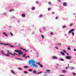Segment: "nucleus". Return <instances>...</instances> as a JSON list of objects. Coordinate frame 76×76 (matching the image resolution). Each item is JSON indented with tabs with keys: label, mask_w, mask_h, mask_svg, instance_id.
Returning <instances> with one entry per match:
<instances>
[{
	"label": "nucleus",
	"mask_w": 76,
	"mask_h": 76,
	"mask_svg": "<svg viewBox=\"0 0 76 76\" xmlns=\"http://www.w3.org/2000/svg\"><path fill=\"white\" fill-rule=\"evenodd\" d=\"M12 11H14L13 9H10V12H12Z\"/></svg>",
	"instance_id": "obj_18"
},
{
	"label": "nucleus",
	"mask_w": 76,
	"mask_h": 76,
	"mask_svg": "<svg viewBox=\"0 0 76 76\" xmlns=\"http://www.w3.org/2000/svg\"><path fill=\"white\" fill-rule=\"evenodd\" d=\"M62 72L64 73L66 72V70H63L62 71Z\"/></svg>",
	"instance_id": "obj_15"
},
{
	"label": "nucleus",
	"mask_w": 76,
	"mask_h": 76,
	"mask_svg": "<svg viewBox=\"0 0 76 76\" xmlns=\"http://www.w3.org/2000/svg\"><path fill=\"white\" fill-rule=\"evenodd\" d=\"M59 76H64V75H59Z\"/></svg>",
	"instance_id": "obj_57"
},
{
	"label": "nucleus",
	"mask_w": 76,
	"mask_h": 76,
	"mask_svg": "<svg viewBox=\"0 0 76 76\" xmlns=\"http://www.w3.org/2000/svg\"><path fill=\"white\" fill-rule=\"evenodd\" d=\"M70 63H72V61H70Z\"/></svg>",
	"instance_id": "obj_64"
},
{
	"label": "nucleus",
	"mask_w": 76,
	"mask_h": 76,
	"mask_svg": "<svg viewBox=\"0 0 76 76\" xmlns=\"http://www.w3.org/2000/svg\"><path fill=\"white\" fill-rule=\"evenodd\" d=\"M56 48V49H58V48H57V47H55Z\"/></svg>",
	"instance_id": "obj_58"
},
{
	"label": "nucleus",
	"mask_w": 76,
	"mask_h": 76,
	"mask_svg": "<svg viewBox=\"0 0 76 76\" xmlns=\"http://www.w3.org/2000/svg\"><path fill=\"white\" fill-rule=\"evenodd\" d=\"M41 37H42V38H43V39H44V37L43 35H42Z\"/></svg>",
	"instance_id": "obj_38"
},
{
	"label": "nucleus",
	"mask_w": 76,
	"mask_h": 76,
	"mask_svg": "<svg viewBox=\"0 0 76 76\" xmlns=\"http://www.w3.org/2000/svg\"><path fill=\"white\" fill-rule=\"evenodd\" d=\"M58 1L59 2H60V1H61V0H58Z\"/></svg>",
	"instance_id": "obj_51"
},
{
	"label": "nucleus",
	"mask_w": 76,
	"mask_h": 76,
	"mask_svg": "<svg viewBox=\"0 0 76 76\" xmlns=\"http://www.w3.org/2000/svg\"><path fill=\"white\" fill-rule=\"evenodd\" d=\"M3 44H4V45H10V44H5V43H3Z\"/></svg>",
	"instance_id": "obj_19"
},
{
	"label": "nucleus",
	"mask_w": 76,
	"mask_h": 76,
	"mask_svg": "<svg viewBox=\"0 0 76 76\" xmlns=\"http://www.w3.org/2000/svg\"><path fill=\"white\" fill-rule=\"evenodd\" d=\"M25 58H26V59L28 57V56H25Z\"/></svg>",
	"instance_id": "obj_56"
},
{
	"label": "nucleus",
	"mask_w": 76,
	"mask_h": 76,
	"mask_svg": "<svg viewBox=\"0 0 76 76\" xmlns=\"http://www.w3.org/2000/svg\"><path fill=\"white\" fill-rule=\"evenodd\" d=\"M22 17H25V15L23 14H22Z\"/></svg>",
	"instance_id": "obj_16"
},
{
	"label": "nucleus",
	"mask_w": 76,
	"mask_h": 76,
	"mask_svg": "<svg viewBox=\"0 0 76 76\" xmlns=\"http://www.w3.org/2000/svg\"><path fill=\"white\" fill-rule=\"evenodd\" d=\"M37 64H38V65H39V66L41 64H40V63L39 62H38V63H37Z\"/></svg>",
	"instance_id": "obj_42"
},
{
	"label": "nucleus",
	"mask_w": 76,
	"mask_h": 76,
	"mask_svg": "<svg viewBox=\"0 0 76 76\" xmlns=\"http://www.w3.org/2000/svg\"><path fill=\"white\" fill-rule=\"evenodd\" d=\"M29 72H32V69H29L28 70Z\"/></svg>",
	"instance_id": "obj_30"
},
{
	"label": "nucleus",
	"mask_w": 76,
	"mask_h": 76,
	"mask_svg": "<svg viewBox=\"0 0 76 76\" xmlns=\"http://www.w3.org/2000/svg\"><path fill=\"white\" fill-rule=\"evenodd\" d=\"M48 4H49L51 5V2H49L48 3Z\"/></svg>",
	"instance_id": "obj_36"
},
{
	"label": "nucleus",
	"mask_w": 76,
	"mask_h": 76,
	"mask_svg": "<svg viewBox=\"0 0 76 76\" xmlns=\"http://www.w3.org/2000/svg\"><path fill=\"white\" fill-rule=\"evenodd\" d=\"M66 58L68 60H70V59H71L72 58V57L71 56H66Z\"/></svg>",
	"instance_id": "obj_4"
},
{
	"label": "nucleus",
	"mask_w": 76,
	"mask_h": 76,
	"mask_svg": "<svg viewBox=\"0 0 76 76\" xmlns=\"http://www.w3.org/2000/svg\"><path fill=\"white\" fill-rule=\"evenodd\" d=\"M67 49L68 50H70V48H68Z\"/></svg>",
	"instance_id": "obj_41"
},
{
	"label": "nucleus",
	"mask_w": 76,
	"mask_h": 76,
	"mask_svg": "<svg viewBox=\"0 0 76 76\" xmlns=\"http://www.w3.org/2000/svg\"><path fill=\"white\" fill-rule=\"evenodd\" d=\"M70 67V66H69L68 67H66V69H68V68H69Z\"/></svg>",
	"instance_id": "obj_29"
},
{
	"label": "nucleus",
	"mask_w": 76,
	"mask_h": 76,
	"mask_svg": "<svg viewBox=\"0 0 76 76\" xmlns=\"http://www.w3.org/2000/svg\"><path fill=\"white\" fill-rule=\"evenodd\" d=\"M72 35L73 36H74V33L73 32H72Z\"/></svg>",
	"instance_id": "obj_44"
},
{
	"label": "nucleus",
	"mask_w": 76,
	"mask_h": 76,
	"mask_svg": "<svg viewBox=\"0 0 76 76\" xmlns=\"http://www.w3.org/2000/svg\"><path fill=\"white\" fill-rule=\"evenodd\" d=\"M63 28H66V26L65 25L63 26H62Z\"/></svg>",
	"instance_id": "obj_17"
},
{
	"label": "nucleus",
	"mask_w": 76,
	"mask_h": 76,
	"mask_svg": "<svg viewBox=\"0 0 76 76\" xmlns=\"http://www.w3.org/2000/svg\"><path fill=\"white\" fill-rule=\"evenodd\" d=\"M16 59H18V60H22V59L20 58H16Z\"/></svg>",
	"instance_id": "obj_24"
},
{
	"label": "nucleus",
	"mask_w": 76,
	"mask_h": 76,
	"mask_svg": "<svg viewBox=\"0 0 76 76\" xmlns=\"http://www.w3.org/2000/svg\"><path fill=\"white\" fill-rule=\"evenodd\" d=\"M32 10H34L35 9V7H33L31 8Z\"/></svg>",
	"instance_id": "obj_25"
},
{
	"label": "nucleus",
	"mask_w": 76,
	"mask_h": 76,
	"mask_svg": "<svg viewBox=\"0 0 76 76\" xmlns=\"http://www.w3.org/2000/svg\"><path fill=\"white\" fill-rule=\"evenodd\" d=\"M15 54H16V53H12V52L10 53V54H11V55H12V56H15Z\"/></svg>",
	"instance_id": "obj_8"
},
{
	"label": "nucleus",
	"mask_w": 76,
	"mask_h": 76,
	"mask_svg": "<svg viewBox=\"0 0 76 76\" xmlns=\"http://www.w3.org/2000/svg\"><path fill=\"white\" fill-rule=\"evenodd\" d=\"M46 72H50V70H46Z\"/></svg>",
	"instance_id": "obj_37"
},
{
	"label": "nucleus",
	"mask_w": 76,
	"mask_h": 76,
	"mask_svg": "<svg viewBox=\"0 0 76 76\" xmlns=\"http://www.w3.org/2000/svg\"><path fill=\"white\" fill-rule=\"evenodd\" d=\"M10 34L12 36H13V34H12V33L10 32Z\"/></svg>",
	"instance_id": "obj_27"
},
{
	"label": "nucleus",
	"mask_w": 76,
	"mask_h": 76,
	"mask_svg": "<svg viewBox=\"0 0 76 76\" xmlns=\"http://www.w3.org/2000/svg\"><path fill=\"white\" fill-rule=\"evenodd\" d=\"M73 75H76V74L75 73H73Z\"/></svg>",
	"instance_id": "obj_50"
},
{
	"label": "nucleus",
	"mask_w": 76,
	"mask_h": 76,
	"mask_svg": "<svg viewBox=\"0 0 76 76\" xmlns=\"http://www.w3.org/2000/svg\"><path fill=\"white\" fill-rule=\"evenodd\" d=\"M37 57H38V55H37Z\"/></svg>",
	"instance_id": "obj_62"
},
{
	"label": "nucleus",
	"mask_w": 76,
	"mask_h": 76,
	"mask_svg": "<svg viewBox=\"0 0 76 76\" xmlns=\"http://www.w3.org/2000/svg\"><path fill=\"white\" fill-rule=\"evenodd\" d=\"M0 44H1V45H3V43L0 42Z\"/></svg>",
	"instance_id": "obj_46"
},
{
	"label": "nucleus",
	"mask_w": 76,
	"mask_h": 76,
	"mask_svg": "<svg viewBox=\"0 0 76 76\" xmlns=\"http://www.w3.org/2000/svg\"><path fill=\"white\" fill-rule=\"evenodd\" d=\"M18 23H20V21H18Z\"/></svg>",
	"instance_id": "obj_59"
},
{
	"label": "nucleus",
	"mask_w": 76,
	"mask_h": 76,
	"mask_svg": "<svg viewBox=\"0 0 76 76\" xmlns=\"http://www.w3.org/2000/svg\"><path fill=\"white\" fill-rule=\"evenodd\" d=\"M60 60H61V61H64V60L63 58H61Z\"/></svg>",
	"instance_id": "obj_39"
},
{
	"label": "nucleus",
	"mask_w": 76,
	"mask_h": 76,
	"mask_svg": "<svg viewBox=\"0 0 76 76\" xmlns=\"http://www.w3.org/2000/svg\"><path fill=\"white\" fill-rule=\"evenodd\" d=\"M17 55V56H20V55H18V54H16V53H15V55Z\"/></svg>",
	"instance_id": "obj_47"
},
{
	"label": "nucleus",
	"mask_w": 76,
	"mask_h": 76,
	"mask_svg": "<svg viewBox=\"0 0 76 76\" xmlns=\"http://www.w3.org/2000/svg\"><path fill=\"white\" fill-rule=\"evenodd\" d=\"M71 69H73V67H72V68H71Z\"/></svg>",
	"instance_id": "obj_61"
},
{
	"label": "nucleus",
	"mask_w": 76,
	"mask_h": 76,
	"mask_svg": "<svg viewBox=\"0 0 76 76\" xmlns=\"http://www.w3.org/2000/svg\"><path fill=\"white\" fill-rule=\"evenodd\" d=\"M20 48V49H22L23 50H24V51H26V49H23V48Z\"/></svg>",
	"instance_id": "obj_22"
},
{
	"label": "nucleus",
	"mask_w": 76,
	"mask_h": 76,
	"mask_svg": "<svg viewBox=\"0 0 76 76\" xmlns=\"http://www.w3.org/2000/svg\"><path fill=\"white\" fill-rule=\"evenodd\" d=\"M51 9L50 8H49L48 9V10H49V11H50V10H51Z\"/></svg>",
	"instance_id": "obj_26"
},
{
	"label": "nucleus",
	"mask_w": 76,
	"mask_h": 76,
	"mask_svg": "<svg viewBox=\"0 0 76 76\" xmlns=\"http://www.w3.org/2000/svg\"><path fill=\"white\" fill-rule=\"evenodd\" d=\"M24 68H26V69L27 68H28V66H24Z\"/></svg>",
	"instance_id": "obj_32"
},
{
	"label": "nucleus",
	"mask_w": 76,
	"mask_h": 76,
	"mask_svg": "<svg viewBox=\"0 0 76 76\" xmlns=\"http://www.w3.org/2000/svg\"><path fill=\"white\" fill-rule=\"evenodd\" d=\"M43 76H47V74H45Z\"/></svg>",
	"instance_id": "obj_52"
},
{
	"label": "nucleus",
	"mask_w": 76,
	"mask_h": 76,
	"mask_svg": "<svg viewBox=\"0 0 76 76\" xmlns=\"http://www.w3.org/2000/svg\"><path fill=\"white\" fill-rule=\"evenodd\" d=\"M72 25H73V23H71V24H70V26H72Z\"/></svg>",
	"instance_id": "obj_43"
},
{
	"label": "nucleus",
	"mask_w": 76,
	"mask_h": 76,
	"mask_svg": "<svg viewBox=\"0 0 76 76\" xmlns=\"http://www.w3.org/2000/svg\"><path fill=\"white\" fill-rule=\"evenodd\" d=\"M10 52H9V51H8L7 53V54H10Z\"/></svg>",
	"instance_id": "obj_45"
},
{
	"label": "nucleus",
	"mask_w": 76,
	"mask_h": 76,
	"mask_svg": "<svg viewBox=\"0 0 76 76\" xmlns=\"http://www.w3.org/2000/svg\"><path fill=\"white\" fill-rule=\"evenodd\" d=\"M36 4H39V2H38V1H36Z\"/></svg>",
	"instance_id": "obj_40"
},
{
	"label": "nucleus",
	"mask_w": 76,
	"mask_h": 76,
	"mask_svg": "<svg viewBox=\"0 0 76 76\" xmlns=\"http://www.w3.org/2000/svg\"><path fill=\"white\" fill-rule=\"evenodd\" d=\"M58 18V17H56L55 18L56 19H57Z\"/></svg>",
	"instance_id": "obj_48"
},
{
	"label": "nucleus",
	"mask_w": 76,
	"mask_h": 76,
	"mask_svg": "<svg viewBox=\"0 0 76 76\" xmlns=\"http://www.w3.org/2000/svg\"><path fill=\"white\" fill-rule=\"evenodd\" d=\"M24 73H25L26 74H28V72L27 71H24Z\"/></svg>",
	"instance_id": "obj_20"
},
{
	"label": "nucleus",
	"mask_w": 76,
	"mask_h": 76,
	"mask_svg": "<svg viewBox=\"0 0 76 76\" xmlns=\"http://www.w3.org/2000/svg\"><path fill=\"white\" fill-rule=\"evenodd\" d=\"M28 62H29V64L30 65L31 64H34L35 63V61L34 60L31 59V61H29Z\"/></svg>",
	"instance_id": "obj_2"
},
{
	"label": "nucleus",
	"mask_w": 76,
	"mask_h": 76,
	"mask_svg": "<svg viewBox=\"0 0 76 76\" xmlns=\"http://www.w3.org/2000/svg\"><path fill=\"white\" fill-rule=\"evenodd\" d=\"M74 51H76V49H74Z\"/></svg>",
	"instance_id": "obj_55"
},
{
	"label": "nucleus",
	"mask_w": 76,
	"mask_h": 76,
	"mask_svg": "<svg viewBox=\"0 0 76 76\" xmlns=\"http://www.w3.org/2000/svg\"><path fill=\"white\" fill-rule=\"evenodd\" d=\"M33 72L34 74H36L37 73V71L35 70H33Z\"/></svg>",
	"instance_id": "obj_9"
},
{
	"label": "nucleus",
	"mask_w": 76,
	"mask_h": 76,
	"mask_svg": "<svg viewBox=\"0 0 76 76\" xmlns=\"http://www.w3.org/2000/svg\"><path fill=\"white\" fill-rule=\"evenodd\" d=\"M42 15H40L39 16V18H42Z\"/></svg>",
	"instance_id": "obj_31"
},
{
	"label": "nucleus",
	"mask_w": 76,
	"mask_h": 76,
	"mask_svg": "<svg viewBox=\"0 0 76 76\" xmlns=\"http://www.w3.org/2000/svg\"><path fill=\"white\" fill-rule=\"evenodd\" d=\"M53 34H54V33L53 32H52L50 33V34L51 35H53Z\"/></svg>",
	"instance_id": "obj_34"
},
{
	"label": "nucleus",
	"mask_w": 76,
	"mask_h": 76,
	"mask_svg": "<svg viewBox=\"0 0 76 76\" xmlns=\"http://www.w3.org/2000/svg\"><path fill=\"white\" fill-rule=\"evenodd\" d=\"M28 50H25V52H28Z\"/></svg>",
	"instance_id": "obj_53"
},
{
	"label": "nucleus",
	"mask_w": 76,
	"mask_h": 76,
	"mask_svg": "<svg viewBox=\"0 0 76 76\" xmlns=\"http://www.w3.org/2000/svg\"><path fill=\"white\" fill-rule=\"evenodd\" d=\"M9 45V47H12V48H13L14 47V46L12 45Z\"/></svg>",
	"instance_id": "obj_14"
},
{
	"label": "nucleus",
	"mask_w": 76,
	"mask_h": 76,
	"mask_svg": "<svg viewBox=\"0 0 76 76\" xmlns=\"http://www.w3.org/2000/svg\"><path fill=\"white\" fill-rule=\"evenodd\" d=\"M75 31V29H72L71 30L69 31L68 34H70V33H71L72 32V31Z\"/></svg>",
	"instance_id": "obj_5"
},
{
	"label": "nucleus",
	"mask_w": 76,
	"mask_h": 76,
	"mask_svg": "<svg viewBox=\"0 0 76 76\" xmlns=\"http://www.w3.org/2000/svg\"><path fill=\"white\" fill-rule=\"evenodd\" d=\"M42 71H41L37 73V75H39V74H41L42 73Z\"/></svg>",
	"instance_id": "obj_13"
},
{
	"label": "nucleus",
	"mask_w": 76,
	"mask_h": 76,
	"mask_svg": "<svg viewBox=\"0 0 76 76\" xmlns=\"http://www.w3.org/2000/svg\"><path fill=\"white\" fill-rule=\"evenodd\" d=\"M53 59H57V57L56 56H53Z\"/></svg>",
	"instance_id": "obj_10"
},
{
	"label": "nucleus",
	"mask_w": 76,
	"mask_h": 76,
	"mask_svg": "<svg viewBox=\"0 0 76 76\" xmlns=\"http://www.w3.org/2000/svg\"><path fill=\"white\" fill-rule=\"evenodd\" d=\"M18 69H19V70H22V69L20 67L18 68Z\"/></svg>",
	"instance_id": "obj_28"
},
{
	"label": "nucleus",
	"mask_w": 76,
	"mask_h": 76,
	"mask_svg": "<svg viewBox=\"0 0 76 76\" xmlns=\"http://www.w3.org/2000/svg\"><path fill=\"white\" fill-rule=\"evenodd\" d=\"M26 56V54H24V55H23L22 57H25Z\"/></svg>",
	"instance_id": "obj_33"
},
{
	"label": "nucleus",
	"mask_w": 76,
	"mask_h": 76,
	"mask_svg": "<svg viewBox=\"0 0 76 76\" xmlns=\"http://www.w3.org/2000/svg\"><path fill=\"white\" fill-rule=\"evenodd\" d=\"M41 67H43V66L42 65V64H41L39 65Z\"/></svg>",
	"instance_id": "obj_35"
},
{
	"label": "nucleus",
	"mask_w": 76,
	"mask_h": 76,
	"mask_svg": "<svg viewBox=\"0 0 76 76\" xmlns=\"http://www.w3.org/2000/svg\"><path fill=\"white\" fill-rule=\"evenodd\" d=\"M52 14H54V12H52Z\"/></svg>",
	"instance_id": "obj_54"
},
{
	"label": "nucleus",
	"mask_w": 76,
	"mask_h": 76,
	"mask_svg": "<svg viewBox=\"0 0 76 76\" xmlns=\"http://www.w3.org/2000/svg\"><path fill=\"white\" fill-rule=\"evenodd\" d=\"M21 45V44H18V45Z\"/></svg>",
	"instance_id": "obj_60"
},
{
	"label": "nucleus",
	"mask_w": 76,
	"mask_h": 76,
	"mask_svg": "<svg viewBox=\"0 0 76 76\" xmlns=\"http://www.w3.org/2000/svg\"><path fill=\"white\" fill-rule=\"evenodd\" d=\"M14 52H15L16 53H18V54H23V52H22V51L20 50H15Z\"/></svg>",
	"instance_id": "obj_1"
},
{
	"label": "nucleus",
	"mask_w": 76,
	"mask_h": 76,
	"mask_svg": "<svg viewBox=\"0 0 76 76\" xmlns=\"http://www.w3.org/2000/svg\"><path fill=\"white\" fill-rule=\"evenodd\" d=\"M61 53L62 54V55H63V56H65V54H64V53H63V52H61Z\"/></svg>",
	"instance_id": "obj_12"
},
{
	"label": "nucleus",
	"mask_w": 76,
	"mask_h": 76,
	"mask_svg": "<svg viewBox=\"0 0 76 76\" xmlns=\"http://www.w3.org/2000/svg\"><path fill=\"white\" fill-rule=\"evenodd\" d=\"M57 66H58V64H57Z\"/></svg>",
	"instance_id": "obj_63"
},
{
	"label": "nucleus",
	"mask_w": 76,
	"mask_h": 76,
	"mask_svg": "<svg viewBox=\"0 0 76 76\" xmlns=\"http://www.w3.org/2000/svg\"><path fill=\"white\" fill-rule=\"evenodd\" d=\"M63 5L64 6H67V4L66 2H64L63 4Z\"/></svg>",
	"instance_id": "obj_6"
},
{
	"label": "nucleus",
	"mask_w": 76,
	"mask_h": 76,
	"mask_svg": "<svg viewBox=\"0 0 76 76\" xmlns=\"http://www.w3.org/2000/svg\"><path fill=\"white\" fill-rule=\"evenodd\" d=\"M5 56H10V55H9V54H6L5 55Z\"/></svg>",
	"instance_id": "obj_49"
},
{
	"label": "nucleus",
	"mask_w": 76,
	"mask_h": 76,
	"mask_svg": "<svg viewBox=\"0 0 76 76\" xmlns=\"http://www.w3.org/2000/svg\"><path fill=\"white\" fill-rule=\"evenodd\" d=\"M32 66L33 67H35L36 69H37L38 68V65H37V64H32Z\"/></svg>",
	"instance_id": "obj_3"
},
{
	"label": "nucleus",
	"mask_w": 76,
	"mask_h": 76,
	"mask_svg": "<svg viewBox=\"0 0 76 76\" xmlns=\"http://www.w3.org/2000/svg\"><path fill=\"white\" fill-rule=\"evenodd\" d=\"M63 51L64 52V53H66V50H63Z\"/></svg>",
	"instance_id": "obj_23"
},
{
	"label": "nucleus",
	"mask_w": 76,
	"mask_h": 76,
	"mask_svg": "<svg viewBox=\"0 0 76 76\" xmlns=\"http://www.w3.org/2000/svg\"><path fill=\"white\" fill-rule=\"evenodd\" d=\"M3 35H4L6 36V37H8V35H7V34L6 33V32H3Z\"/></svg>",
	"instance_id": "obj_7"
},
{
	"label": "nucleus",
	"mask_w": 76,
	"mask_h": 76,
	"mask_svg": "<svg viewBox=\"0 0 76 76\" xmlns=\"http://www.w3.org/2000/svg\"><path fill=\"white\" fill-rule=\"evenodd\" d=\"M11 72L12 73H13L14 75H15V71H14L13 70H11Z\"/></svg>",
	"instance_id": "obj_11"
},
{
	"label": "nucleus",
	"mask_w": 76,
	"mask_h": 76,
	"mask_svg": "<svg viewBox=\"0 0 76 76\" xmlns=\"http://www.w3.org/2000/svg\"><path fill=\"white\" fill-rule=\"evenodd\" d=\"M1 54H4V52L3 51L1 50Z\"/></svg>",
	"instance_id": "obj_21"
}]
</instances>
